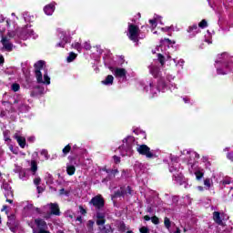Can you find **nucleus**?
Wrapping results in <instances>:
<instances>
[{
    "mask_svg": "<svg viewBox=\"0 0 233 233\" xmlns=\"http://www.w3.org/2000/svg\"><path fill=\"white\" fill-rule=\"evenodd\" d=\"M90 205H93L97 210L105 208V198L101 195H97L91 198L89 201Z\"/></svg>",
    "mask_w": 233,
    "mask_h": 233,
    "instance_id": "nucleus-5",
    "label": "nucleus"
},
{
    "mask_svg": "<svg viewBox=\"0 0 233 233\" xmlns=\"http://www.w3.org/2000/svg\"><path fill=\"white\" fill-rule=\"evenodd\" d=\"M164 227H166L167 230H170V227H172V221H170L168 217L164 218Z\"/></svg>",
    "mask_w": 233,
    "mask_h": 233,
    "instance_id": "nucleus-22",
    "label": "nucleus"
},
{
    "mask_svg": "<svg viewBox=\"0 0 233 233\" xmlns=\"http://www.w3.org/2000/svg\"><path fill=\"white\" fill-rule=\"evenodd\" d=\"M41 156H44L46 159H48V157H50V156L48 155V151H46V149H43L41 151Z\"/></svg>",
    "mask_w": 233,
    "mask_h": 233,
    "instance_id": "nucleus-41",
    "label": "nucleus"
},
{
    "mask_svg": "<svg viewBox=\"0 0 233 233\" xmlns=\"http://www.w3.org/2000/svg\"><path fill=\"white\" fill-rule=\"evenodd\" d=\"M207 26H208V22H207L205 19L201 20L199 23H198V27L199 28H207Z\"/></svg>",
    "mask_w": 233,
    "mask_h": 233,
    "instance_id": "nucleus-29",
    "label": "nucleus"
},
{
    "mask_svg": "<svg viewBox=\"0 0 233 233\" xmlns=\"http://www.w3.org/2000/svg\"><path fill=\"white\" fill-rule=\"evenodd\" d=\"M56 11V5L48 4L44 7V12L46 15H52Z\"/></svg>",
    "mask_w": 233,
    "mask_h": 233,
    "instance_id": "nucleus-10",
    "label": "nucleus"
},
{
    "mask_svg": "<svg viewBox=\"0 0 233 233\" xmlns=\"http://www.w3.org/2000/svg\"><path fill=\"white\" fill-rule=\"evenodd\" d=\"M66 173L68 176H74L76 174V166H67Z\"/></svg>",
    "mask_w": 233,
    "mask_h": 233,
    "instance_id": "nucleus-20",
    "label": "nucleus"
},
{
    "mask_svg": "<svg viewBox=\"0 0 233 233\" xmlns=\"http://www.w3.org/2000/svg\"><path fill=\"white\" fill-rule=\"evenodd\" d=\"M11 89L13 90V92H19V90L21 89V86H19V84L17 83H14L11 86Z\"/></svg>",
    "mask_w": 233,
    "mask_h": 233,
    "instance_id": "nucleus-32",
    "label": "nucleus"
},
{
    "mask_svg": "<svg viewBox=\"0 0 233 233\" xmlns=\"http://www.w3.org/2000/svg\"><path fill=\"white\" fill-rule=\"evenodd\" d=\"M77 57V54L74 52H70L68 56L66 57L67 63H72L73 61H76V58Z\"/></svg>",
    "mask_w": 233,
    "mask_h": 233,
    "instance_id": "nucleus-21",
    "label": "nucleus"
},
{
    "mask_svg": "<svg viewBox=\"0 0 233 233\" xmlns=\"http://www.w3.org/2000/svg\"><path fill=\"white\" fill-rule=\"evenodd\" d=\"M36 190L38 194H43V192H45V188H43L41 186H37Z\"/></svg>",
    "mask_w": 233,
    "mask_h": 233,
    "instance_id": "nucleus-49",
    "label": "nucleus"
},
{
    "mask_svg": "<svg viewBox=\"0 0 233 233\" xmlns=\"http://www.w3.org/2000/svg\"><path fill=\"white\" fill-rule=\"evenodd\" d=\"M50 213L46 217V219H49L50 216H61V209L59 208V204L57 203H49L48 204Z\"/></svg>",
    "mask_w": 233,
    "mask_h": 233,
    "instance_id": "nucleus-6",
    "label": "nucleus"
},
{
    "mask_svg": "<svg viewBox=\"0 0 233 233\" xmlns=\"http://www.w3.org/2000/svg\"><path fill=\"white\" fill-rule=\"evenodd\" d=\"M68 159L70 161L71 166L79 167L81 165V162L77 160V156L75 157H68Z\"/></svg>",
    "mask_w": 233,
    "mask_h": 233,
    "instance_id": "nucleus-15",
    "label": "nucleus"
},
{
    "mask_svg": "<svg viewBox=\"0 0 233 233\" xmlns=\"http://www.w3.org/2000/svg\"><path fill=\"white\" fill-rule=\"evenodd\" d=\"M126 190H127V196H132V187L130 186H127Z\"/></svg>",
    "mask_w": 233,
    "mask_h": 233,
    "instance_id": "nucleus-48",
    "label": "nucleus"
},
{
    "mask_svg": "<svg viewBox=\"0 0 233 233\" xmlns=\"http://www.w3.org/2000/svg\"><path fill=\"white\" fill-rule=\"evenodd\" d=\"M187 32L188 34H193V35H196V34H198V24H194L193 25L188 26Z\"/></svg>",
    "mask_w": 233,
    "mask_h": 233,
    "instance_id": "nucleus-17",
    "label": "nucleus"
},
{
    "mask_svg": "<svg viewBox=\"0 0 233 233\" xmlns=\"http://www.w3.org/2000/svg\"><path fill=\"white\" fill-rule=\"evenodd\" d=\"M119 174V170L117 169H109V172L107 173V178L112 179L113 177H116Z\"/></svg>",
    "mask_w": 233,
    "mask_h": 233,
    "instance_id": "nucleus-19",
    "label": "nucleus"
},
{
    "mask_svg": "<svg viewBox=\"0 0 233 233\" xmlns=\"http://www.w3.org/2000/svg\"><path fill=\"white\" fill-rule=\"evenodd\" d=\"M204 185H205L207 190L210 189V187H211L210 178H206L204 180Z\"/></svg>",
    "mask_w": 233,
    "mask_h": 233,
    "instance_id": "nucleus-36",
    "label": "nucleus"
},
{
    "mask_svg": "<svg viewBox=\"0 0 233 233\" xmlns=\"http://www.w3.org/2000/svg\"><path fill=\"white\" fill-rule=\"evenodd\" d=\"M44 92L43 87L41 86H35V90L31 91V97H37V96H41Z\"/></svg>",
    "mask_w": 233,
    "mask_h": 233,
    "instance_id": "nucleus-13",
    "label": "nucleus"
},
{
    "mask_svg": "<svg viewBox=\"0 0 233 233\" xmlns=\"http://www.w3.org/2000/svg\"><path fill=\"white\" fill-rule=\"evenodd\" d=\"M65 45H66V41H62L56 44L58 48H65Z\"/></svg>",
    "mask_w": 233,
    "mask_h": 233,
    "instance_id": "nucleus-45",
    "label": "nucleus"
},
{
    "mask_svg": "<svg viewBox=\"0 0 233 233\" xmlns=\"http://www.w3.org/2000/svg\"><path fill=\"white\" fill-rule=\"evenodd\" d=\"M102 85H114V76L112 75H108L105 80L102 81Z\"/></svg>",
    "mask_w": 233,
    "mask_h": 233,
    "instance_id": "nucleus-16",
    "label": "nucleus"
},
{
    "mask_svg": "<svg viewBox=\"0 0 233 233\" xmlns=\"http://www.w3.org/2000/svg\"><path fill=\"white\" fill-rule=\"evenodd\" d=\"M35 222L38 227H45V225H46V222L41 218L35 219Z\"/></svg>",
    "mask_w": 233,
    "mask_h": 233,
    "instance_id": "nucleus-30",
    "label": "nucleus"
},
{
    "mask_svg": "<svg viewBox=\"0 0 233 233\" xmlns=\"http://www.w3.org/2000/svg\"><path fill=\"white\" fill-rule=\"evenodd\" d=\"M46 65V62L44 60H39L36 63H35V74L36 77L37 83H43L44 85H50V76H48V71H46L44 74V80H43V73H41V70L45 68Z\"/></svg>",
    "mask_w": 233,
    "mask_h": 233,
    "instance_id": "nucleus-1",
    "label": "nucleus"
},
{
    "mask_svg": "<svg viewBox=\"0 0 233 233\" xmlns=\"http://www.w3.org/2000/svg\"><path fill=\"white\" fill-rule=\"evenodd\" d=\"M76 221H79V223H83V217L78 216V217L76 218Z\"/></svg>",
    "mask_w": 233,
    "mask_h": 233,
    "instance_id": "nucleus-56",
    "label": "nucleus"
},
{
    "mask_svg": "<svg viewBox=\"0 0 233 233\" xmlns=\"http://www.w3.org/2000/svg\"><path fill=\"white\" fill-rule=\"evenodd\" d=\"M3 134H4L5 141H12V139H10V131L9 130L4 131Z\"/></svg>",
    "mask_w": 233,
    "mask_h": 233,
    "instance_id": "nucleus-31",
    "label": "nucleus"
},
{
    "mask_svg": "<svg viewBox=\"0 0 233 233\" xmlns=\"http://www.w3.org/2000/svg\"><path fill=\"white\" fill-rule=\"evenodd\" d=\"M72 151V146H70V144H67L63 149V155L64 156H68V154H70V152Z\"/></svg>",
    "mask_w": 233,
    "mask_h": 233,
    "instance_id": "nucleus-23",
    "label": "nucleus"
},
{
    "mask_svg": "<svg viewBox=\"0 0 233 233\" xmlns=\"http://www.w3.org/2000/svg\"><path fill=\"white\" fill-rule=\"evenodd\" d=\"M103 172H106V174H108L110 172V169L104 167L102 168Z\"/></svg>",
    "mask_w": 233,
    "mask_h": 233,
    "instance_id": "nucleus-60",
    "label": "nucleus"
},
{
    "mask_svg": "<svg viewBox=\"0 0 233 233\" xmlns=\"http://www.w3.org/2000/svg\"><path fill=\"white\" fill-rule=\"evenodd\" d=\"M34 233H35V232H34ZM38 233H51V232H50V231H47V230H45V229H43V228H40L39 231H38Z\"/></svg>",
    "mask_w": 233,
    "mask_h": 233,
    "instance_id": "nucleus-54",
    "label": "nucleus"
},
{
    "mask_svg": "<svg viewBox=\"0 0 233 233\" xmlns=\"http://www.w3.org/2000/svg\"><path fill=\"white\" fill-rule=\"evenodd\" d=\"M216 65H222L228 72H232L233 70V56H230L228 53H222L218 55L217 59H215Z\"/></svg>",
    "mask_w": 233,
    "mask_h": 233,
    "instance_id": "nucleus-2",
    "label": "nucleus"
},
{
    "mask_svg": "<svg viewBox=\"0 0 233 233\" xmlns=\"http://www.w3.org/2000/svg\"><path fill=\"white\" fill-rule=\"evenodd\" d=\"M227 157L229 159V161H233V152L228 153Z\"/></svg>",
    "mask_w": 233,
    "mask_h": 233,
    "instance_id": "nucleus-52",
    "label": "nucleus"
},
{
    "mask_svg": "<svg viewBox=\"0 0 233 233\" xmlns=\"http://www.w3.org/2000/svg\"><path fill=\"white\" fill-rule=\"evenodd\" d=\"M120 192L122 193V198H125V196H127V189L125 186L120 187Z\"/></svg>",
    "mask_w": 233,
    "mask_h": 233,
    "instance_id": "nucleus-44",
    "label": "nucleus"
},
{
    "mask_svg": "<svg viewBox=\"0 0 233 233\" xmlns=\"http://www.w3.org/2000/svg\"><path fill=\"white\" fill-rule=\"evenodd\" d=\"M106 223V218H105V214L101 212H96V225L97 227H101Z\"/></svg>",
    "mask_w": 233,
    "mask_h": 233,
    "instance_id": "nucleus-9",
    "label": "nucleus"
},
{
    "mask_svg": "<svg viewBox=\"0 0 233 233\" xmlns=\"http://www.w3.org/2000/svg\"><path fill=\"white\" fill-rule=\"evenodd\" d=\"M174 233H181V229H179V228H177V230Z\"/></svg>",
    "mask_w": 233,
    "mask_h": 233,
    "instance_id": "nucleus-64",
    "label": "nucleus"
},
{
    "mask_svg": "<svg viewBox=\"0 0 233 233\" xmlns=\"http://www.w3.org/2000/svg\"><path fill=\"white\" fill-rule=\"evenodd\" d=\"M115 76L116 77H127V69L116 67L115 69Z\"/></svg>",
    "mask_w": 233,
    "mask_h": 233,
    "instance_id": "nucleus-12",
    "label": "nucleus"
},
{
    "mask_svg": "<svg viewBox=\"0 0 233 233\" xmlns=\"http://www.w3.org/2000/svg\"><path fill=\"white\" fill-rule=\"evenodd\" d=\"M144 219H145V221H150L152 219V218H150V216H148V215H146V216H144Z\"/></svg>",
    "mask_w": 233,
    "mask_h": 233,
    "instance_id": "nucleus-53",
    "label": "nucleus"
},
{
    "mask_svg": "<svg viewBox=\"0 0 233 233\" xmlns=\"http://www.w3.org/2000/svg\"><path fill=\"white\" fill-rule=\"evenodd\" d=\"M139 232L140 233H148V228L142 227V228H140Z\"/></svg>",
    "mask_w": 233,
    "mask_h": 233,
    "instance_id": "nucleus-50",
    "label": "nucleus"
},
{
    "mask_svg": "<svg viewBox=\"0 0 233 233\" xmlns=\"http://www.w3.org/2000/svg\"><path fill=\"white\" fill-rule=\"evenodd\" d=\"M151 222L153 225H159V218L157 216L151 217Z\"/></svg>",
    "mask_w": 233,
    "mask_h": 233,
    "instance_id": "nucleus-35",
    "label": "nucleus"
},
{
    "mask_svg": "<svg viewBox=\"0 0 233 233\" xmlns=\"http://www.w3.org/2000/svg\"><path fill=\"white\" fill-rule=\"evenodd\" d=\"M217 74H218V76H225L227 72L223 71L222 68L217 67Z\"/></svg>",
    "mask_w": 233,
    "mask_h": 233,
    "instance_id": "nucleus-40",
    "label": "nucleus"
},
{
    "mask_svg": "<svg viewBox=\"0 0 233 233\" xmlns=\"http://www.w3.org/2000/svg\"><path fill=\"white\" fill-rule=\"evenodd\" d=\"M79 208H80V214H82L83 216H85V214H86V209H85L83 208V206H79Z\"/></svg>",
    "mask_w": 233,
    "mask_h": 233,
    "instance_id": "nucleus-51",
    "label": "nucleus"
},
{
    "mask_svg": "<svg viewBox=\"0 0 233 233\" xmlns=\"http://www.w3.org/2000/svg\"><path fill=\"white\" fill-rule=\"evenodd\" d=\"M1 43L6 52H12L14 50V44L10 43L6 36H2Z\"/></svg>",
    "mask_w": 233,
    "mask_h": 233,
    "instance_id": "nucleus-7",
    "label": "nucleus"
},
{
    "mask_svg": "<svg viewBox=\"0 0 233 233\" xmlns=\"http://www.w3.org/2000/svg\"><path fill=\"white\" fill-rule=\"evenodd\" d=\"M149 24L156 28L157 26V20L156 18L150 19Z\"/></svg>",
    "mask_w": 233,
    "mask_h": 233,
    "instance_id": "nucleus-42",
    "label": "nucleus"
},
{
    "mask_svg": "<svg viewBox=\"0 0 233 233\" xmlns=\"http://www.w3.org/2000/svg\"><path fill=\"white\" fill-rule=\"evenodd\" d=\"M195 176H196L197 181H201V179H203V176H205V173H203V171L197 170L195 172Z\"/></svg>",
    "mask_w": 233,
    "mask_h": 233,
    "instance_id": "nucleus-24",
    "label": "nucleus"
},
{
    "mask_svg": "<svg viewBox=\"0 0 233 233\" xmlns=\"http://www.w3.org/2000/svg\"><path fill=\"white\" fill-rule=\"evenodd\" d=\"M141 33V29L139 26L134 24H128L127 26V37L133 43H139V34Z\"/></svg>",
    "mask_w": 233,
    "mask_h": 233,
    "instance_id": "nucleus-3",
    "label": "nucleus"
},
{
    "mask_svg": "<svg viewBox=\"0 0 233 233\" xmlns=\"http://www.w3.org/2000/svg\"><path fill=\"white\" fill-rule=\"evenodd\" d=\"M157 59H158V62L160 63V65L162 66H165V56H163L162 54H157Z\"/></svg>",
    "mask_w": 233,
    "mask_h": 233,
    "instance_id": "nucleus-28",
    "label": "nucleus"
},
{
    "mask_svg": "<svg viewBox=\"0 0 233 233\" xmlns=\"http://www.w3.org/2000/svg\"><path fill=\"white\" fill-rule=\"evenodd\" d=\"M162 42L163 41H166V43H167V45H176V42L170 40L169 38H164L163 40H161Z\"/></svg>",
    "mask_w": 233,
    "mask_h": 233,
    "instance_id": "nucleus-46",
    "label": "nucleus"
},
{
    "mask_svg": "<svg viewBox=\"0 0 233 233\" xmlns=\"http://www.w3.org/2000/svg\"><path fill=\"white\" fill-rule=\"evenodd\" d=\"M34 184L36 185V187H38V185H41V177H35L34 179Z\"/></svg>",
    "mask_w": 233,
    "mask_h": 233,
    "instance_id": "nucleus-47",
    "label": "nucleus"
},
{
    "mask_svg": "<svg viewBox=\"0 0 233 233\" xmlns=\"http://www.w3.org/2000/svg\"><path fill=\"white\" fill-rule=\"evenodd\" d=\"M113 159H114V162L116 163V165H118V163H121V157H117V156H113Z\"/></svg>",
    "mask_w": 233,
    "mask_h": 233,
    "instance_id": "nucleus-43",
    "label": "nucleus"
},
{
    "mask_svg": "<svg viewBox=\"0 0 233 233\" xmlns=\"http://www.w3.org/2000/svg\"><path fill=\"white\" fill-rule=\"evenodd\" d=\"M5 63V57L3 56H0V65Z\"/></svg>",
    "mask_w": 233,
    "mask_h": 233,
    "instance_id": "nucleus-57",
    "label": "nucleus"
},
{
    "mask_svg": "<svg viewBox=\"0 0 233 233\" xmlns=\"http://www.w3.org/2000/svg\"><path fill=\"white\" fill-rule=\"evenodd\" d=\"M213 220L217 225H223V220L221 219V213L218 211H214L213 212Z\"/></svg>",
    "mask_w": 233,
    "mask_h": 233,
    "instance_id": "nucleus-14",
    "label": "nucleus"
},
{
    "mask_svg": "<svg viewBox=\"0 0 233 233\" xmlns=\"http://www.w3.org/2000/svg\"><path fill=\"white\" fill-rule=\"evenodd\" d=\"M85 48H86V50H90V48H92V46H90V45H88V44H86V45H85Z\"/></svg>",
    "mask_w": 233,
    "mask_h": 233,
    "instance_id": "nucleus-61",
    "label": "nucleus"
},
{
    "mask_svg": "<svg viewBox=\"0 0 233 233\" xmlns=\"http://www.w3.org/2000/svg\"><path fill=\"white\" fill-rule=\"evenodd\" d=\"M94 225H96V222L94 220H88L86 223L87 229L89 232H92L94 230Z\"/></svg>",
    "mask_w": 233,
    "mask_h": 233,
    "instance_id": "nucleus-26",
    "label": "nucleus"
},
{
    "mask_svg": "<svg viewBox=\"0 0 233 233\" xmlns=\"http://www.w3.org/2000/svg\"><path fill=\"white\" fill-rule=\"evenodd\" d=\"M72 48H75V50H77V52H81V44L79 42H76L75 44H72Z\"/></svg>",
    "mask_w": 233,
    "mask_h": 233,
    "instance_id": "nucleus-34",
    "label": "nucleus"
},
{
    "mask_svg": "<svg viewBox=\"0 0 233 233\" xmlns=\"http://www.w3.org/2000/svg\"><path fill=\"white\" fill-rule=\"evenodd\" d=\"M6 209H8V206H6V205L3 206L2 212H3V210H6Z\"/></svg>",
    "mask_w": 233,
    "mask_h": 233,
    "instance_id": "nucleus-63",
    "label": "nucleus"
},
{
    "mask_svg": "<svg viewBox=\"0 0 233 233\" xmlns=\"http://www.w3.org/2000/svg\"><path fill=\"white\" fill-rule=\"evenodd\" d=\"M134 141H136V138L133 136H128L127 137L123 139V143H126L127 147H131Z\"/></svg>",
    "mask_w": 233,
    "mask_h": 233,
    "instance_id": "nucleus-18",
    "label": "nucleus"
},
{
    "mask_svg": "<svg viewBox=\"0 0 233 233\" xmlns=\"http://www.w3.org/2000/svg\"><path fill=\"white\" fill-rule=\"evenodd\" d=\"M15 139H16V141L21 148H25V147H26V138H25V137H21L19 135H15Z\"/></svg>",
    "mask_w": 233,
    "mask_h": 233,
    "instance_id": "nucleus-11",
    "label": "nucleus"
},
{
    "mask_svg": "<svg viewBox=\"0 0 233 233\" xmlns=\"http://www.w3.org/2000/svg\"><path fill=\"white\" fill-rule=\"evenodd\" d=\"M9 150H11V152L13 154H15V156H17L19 154V152L17 151V148H15L14 146H9Z\"/></svg>",
    "mask_w": 233,
    "mask_h": 233,
    "instance_id": "nucleus-39",
    "label": "nucleus"
},
{
    "mask_svg": "<svg viewBox=\"0 0 233 233\" xmlns=\"http://www.w3.org/2000/svg\"><path fill=\"white\" fill-rule=\"evenodd\" d=\"M31 172H33V174L37 172V162L35 160L31 161Z\"/></svg>",
    "mask_w": 233,
    "mask_h": 233,
    "instance_id": "nucleus-25",
    "label": "nucleus"
},
{
    "mask_svg": "<svg viewBox=\"0 0 233 233\" xmlns=\"http://www.w3.org/2000/svg\"><path fill=\"white\" fill-rule=\"evenodd\" d=\"M198 190H199V192H203L205 188L203 187V186H198Z\"/></svg>",
    "mask_w": 233,
    "mask_h": 233,
    "instance_id": "nucleus-58",
    "label": "nucleus"
},
{
    "mask_svg": "<svg viewBox=\"0 0 233 233\" xmlns=\"http://www.w3.org/2000/svg\"><path fill=\"white\" fill-rule=\"evenodd\" d=\"M150 74L155 77V79H157L158 77H161V68L157 66H152L150 67Z\"/></svg>",
    "mask_w": 233,
    "mask_h": 233,
    "instance_id": "nucleus-8",
    "label": "nucleus"
},
{
    "mask_svg": "<svg viewBox=\"0 0 233 233\" xmlns=\"http://www.w3.org/2000/svg\"><path fill=\"white\" fill-rule=\"evenodd\" d=\"M137 152L140 154V156H146L147 159H153V157H156V155L150 151V148L148 146L142 144L137 148Z\"/></svg>",
    "mask_w": 233,
    "mask_h": 233,
    "instance_id": "nucleus-4",
    "label": "nucleus"
},
{
    "mask_svg": "<svg viewBox=\"0 0 233 233\" xmlns=\"http://www.w3.org/2000/svg\"><path fill=\"white\" fill-rule=\"evenodd\" d=\"M119 232H127V225L125 222H121L118 226Z\"/></svg>",
    "mask_w": 233,
    "mask_h": 233,
    "instance_id": "nucleus-33",
    "label": "nucleus"
},
{
    "mask_svg": "<svg viewBox=\"0 0 233 233\" xmlns=\"http://www.w3.org/2000/svg\"><path fill=\"white\" fill-rule=\"evenodd\" d=\"M14 198V191H12V189L6 190L5 192V198Z\"/></svg>",
    "mask_w": 233,
    "mask_h": 233,
    "instance_id": "nucleus-38",
    "label": "nucleus"
},
{
    "mask_svg": "<svg viewBox=\"0 0 233 233\" xmlns=\"http://www.w3.org/2000/svg\"><path fill=\"white\" fill-rule=\"evenodd\" d=\"M222 185H230V180H223Z\"/></svg>",
    "mask_w": 233,
    "mask_h": 233,
    "instance_id": "nucleus-55",
    "label": "nucleus"
},
{
    "mask_svg": "<svg viewBox=\"0 0 233 233\" xmlns=\"http://www.w3.org/2000/svg\"><path fill=\"white\" fill-rule=\"evenodd\" d=\"M117 198H123V193L121 192V189L115 191V193L112 195V199H116Z\"/></svg>",
    "mask_w": 233,
    "mask_h": 233,
    "instance_id": "nucleus-27",
    "label": "nucleus"
},
{
    "mask_svg": "<svg viewBox=\"0 0 233 233\" xmlns=\"http://www.w3.org/2000/svg\"><path fill=\"white\" fill-rule=\"evenodd\" d=\"M6 203H10V205H12L14 203L13 199H9L8 198H6Z\"/></svg>",
    "mask_w": 233,
    "mask_h": 233,
    "instance_id": "nucleus-59",
    "label": "nucleus"
},
{
    "mask_svg": "<svg viewBox=\"0 0 233 233\" xmlns=\"http://www.w3.org/2000/svg\"><path fill=\"white\" fill-rule=\"evenodd\" d=\"M73 152H77V145L73 146Z\"/></svg>",
    "mask_w": 233,
    "mask_h": 233,
    "instance_id": "nucleus-62",
    "label": "nucleus"
},
{
    "mask_svg": "<svg viewBox=\"0 0 233 233\" xmlns=\"http://www.w3.org/2000/svg\"><path fill=\"white\" fill-rule=\"evenodd\" d=\"M59 195L60 196H69L70 195V191H67L65 188H61L59 190Z\"/></svg>",
    "mask_w": 233,
    "mask_h": 233,
    "instance_id": "nucleus-37",
    "label": "nucleus"
}]
</instances>
